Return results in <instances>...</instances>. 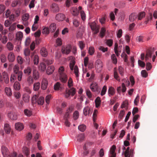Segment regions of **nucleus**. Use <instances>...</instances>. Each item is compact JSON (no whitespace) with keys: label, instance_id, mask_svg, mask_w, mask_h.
<instances>
[{"label":"nucleus","instance_id":"nucleus-1","mask_svg":"<svg viewBox=\"0 0 157 157\" xmlns=\"http://www.w3.org/2000/svg\"><path fill=\"white\" fill-rule=\"evenodd\" d=\"M59 79L63 83H66L67 80V75L64 71V69L63 66H61L58 70Z\"/></svg>","mask_w":157,"mask_h":157},{"label":"nucleus","instance_id":"nucleus-2","mask_svg":"<svg viewBox=\"0 0 157 157\" xmlns=\"http://www.w3.org/2000/svg\"><path fill=\"white\" fill-rule=\"evenodd\" d=\"M154 51V48H153L152 49L151 48H150L147 50L146 52V55L145 57V54L144 53H142L141 54V59L142 60H143L144 59L145 57V60L146 61H148L150 58L151 57L152 55L153 54Z\"/></svg>","mask_w":157,"mask_h":157},{"label":"nucleus","instance_id":"nucleus-3","mask_svg":"<svg viewBox=\"0 0 157 157\" xmlns=\"http://www.w3.org/2000/svg\"><path fill=\"white\" fill-rule=\"evenodd\" d=\"M75 63L74 61H71L70 63V67L71 70L72 71L74 70V72L75 74L77 80L78 79V77L79 76L78 74V68L77 66H75L74 68V66L75 65Z\"/></svg>","mask_w":157,"mask_h":157},{"label":"nucleus","instance_id":"nucleus-4","mask_svg":"<svg viewBox=\"0 0 157 157\" xmlns=\"http://www.w3.org/2000/svg\"><path fill=\"white\" fill-rule=\"evenodd\" d=\"M76 93L75 89V88L72 87L70 90L66 89L64 94L65 98H68L70 95L72 96H73Z\"/></svg>","mask_w":157,"mask_h":157},{"label":"nucleus","instance_id":"nucleus-5","mask_svg":"<svg viewBox=\"0 0 157 157\" xmlns=\"http://www.w3.org/2000/svg\"><path fill=\"white\" fill-rule=\"evenodd\" d=\"M91 29L94 31V34H96L99 32V26L95 22H93L90 24Z\"/></svg>","mask_w":157,"mask_h":157},{"label":"nucleus","instance_id":"nucleus-6","mask_svg":"<svg viewBox=\"0 0 157 157\" xmlns=\"http://www.w3.org/2000/svg\"><path fill=\"white\" fill-rule=\"evenodd\" d=\"M2 152L4 157H8L10 153L8 149L5 146L2 147Z\"/></svg>","mask_w":157,"mask_h":157},{"label":"nucleus","instance_id":"nucleus-7","mask_svg":"<svg viewBox=\"0 0 157 157\" xmlns=\"http://www.w3.org/2000/svg\"><path fill=\"white\" fill-rule=\"evenodd\" d=\"M103 66L102 62L100 59H98L96 62L95 67L99 71L101 70Z\"/></svg>","mask_w":157,"mask_h":157},{"label":"nucleus","instance_id":"nucleus-8","mask_svg":"<svg viewBox=\"0 0 157 157\" xmlns=\"http://www.w3.org/2000/svg\"><path fill=\"white\" fill-rule=\"evenodd\" d=\"M71 47L70 46L68 45L66 47H62L61 51L63 53L68 54L71 51Z\"/></svg>","mask_w":157,"mask_h":157},{"label":"nucleus","instance_id":"nucleus-9","mask_svg":"<svg viewBox=\"0 0 157 157\" xmlns=\"http://www.w3.org/2000/svg\"><path fill=\"white\" fill-rule=\"evenodd\" d=\"M48 82L46 78H44L43 79L41 84V88L43 90H45L47 87Z\"/></svg>","mask_w":157,"mask_h":157},{"label":"nucleus","instance_id":"nucleus-10","mask_svg":"<svg viewBox=\"0 0 157 157\" xmlns=\"http://www.w3.org/2000/svg\"><path fill=\"white\" fill-rule=\"evenodd\" d=\"M8 117L11 120H16L17 119V116L16 113L13 112H10L8 113Z\"/></svg>","mask_w":157,"mask_h":157},{"label":"nucleus","instance_id":"nucleus-11","mask_svg":"<svg viewBox=\"0 0 157 157\" xmlns=\"http://www.w3.org/2000/svg\"><path fill=\"white\" fill-rule=\"evenodd\" d=\"M51 10L54 12H57L59 11V8L58 5L55 3H53L51 6Z\"/></svg>","mask_w":157,"mask_h":157},{"label":"nucleus","instance_id":"nucleus-12","mask_svg":"<svg viewBox=\"0 0 157 157\" xmlns=\"http://www.w3.org/2000/svg\"><path fill=\"white\" fill-rule=\"evenodd\" d=\"M65 16L64 14L62 13H59L56 15V19L58 21H63L64 19Z\"/></svg>","mask_w":157,"mask_h":157},{"label":"nucleus","instance_id":"nucleus-13","mask_svg":"<svg viewBox=\"0 0 157 157\" xmlns=\"http://www.w3.org/2000/svg\"><path fill=\"white\" fill-rule=\"evenodd\" d=\"M8 59L10 62H12L15 60V56L13 53L12 52H10L8 56Z\"/></svg>","mask_w":157,"mask_h":157},{"label":"nucleus","instance_id":"nucleus-14","mask_svg":"<svg viewBox=\"0 0 157 157\" xmlns=\"http://www.w3.org/2000/svg\"><path fill=\"white\" fill-rule=\"evenodd\" d=\"M54 70L55 68L54 66H49L47 70L46 73L48 75H51L54 72Z\"/></svg>","mask_w":157,"mask_h":157},{"label":"nucleus","instance_id":"nucleus-15","mask_svg":"<svg viewBox=\"0 0 157 157\" xmlns=\"http://www.w3.org/2000/svg\"><path fill=\"white\" fill-rule=\"evenodd\" d=\"M137 17V15L135 13H131L129 16V20L131 22L134 21Z\"/></svg>","mask_w":157,"mask_h":157},{"label":"nucleus","instance_id":"nucleus-16","mask_svg":"<svg viewBox=\"0 0 157 157\" xmlns=\"http://www.w3.org/2000/svg\"><path fill=\"white\" fill-rule=\"evenodd\" d=\"M15 127L16 129L21 131L23 129L24 126L22 123L18 122L15 124Z\"/></svg>","mask_w":157,"mask_h":157},{"label":"nucleus","instance_id":"nucleus-17","mask_svg":"<svg viewBox=\"0 0 157 157\" xmlns=\"http://www.w3.org/2000/svg\"><path fill=\"white\" fill-rule=\"evenodd\" d=\"M5 92L6 95L8 97H10L12 95V91L10 87H6L5 89Z\"/></svg>","mask_w":157,"mask_h":157},{"label":"nucleus","instance_id":"nucleus-18","mask_svg":"<svg viewBox=\"0 0 157 157\" xmlns=\"http://www.w3.org/2000/svg\"><path fill=\"white\" fill-rule=\"evenodd\" d=\"M40 53L41 55L43 57H46L48 55V52L46 49L43 47L41 48L40 50Z\"/></svg>","mask_w":157,"mask_h":157},{"label":"nucleus","instance_id":"nucleus-19","mask_svg":"<svg viewBox=\"0 0 157 157\" xmlns=\"http://www.w3.org/2000/svg\"><path fill=\"white\" fill-rule=\"evenodd\" d=\"M2 76L4 80L6 83H7L9 82V78L7 74L4 72L2 73Z\"/></svg>","mask_w":157,"mask_h":157},{"label":"nucleus","instance_id":"nucleus-20","mask_svg":"<svg viewBox=\"0 0 157 157\" xmlns=\"http://www.w3.org/2000/svg\"><path fill=\"white\" fill-rule=\"evenodd\" d=\"M115 93V89L112 87H110L109 88L108 90V93L109 96L113 95Z\"/></svg>","mask_w":157,"mask_h":157},{"label":"nucleus","instance_id":"nucleus-21","mask_svg":"<svg viewBox=\"0 0 157 157\" xmlns=\"http://www.w3.org/2000/svg\"><path fill=\"white\" fill-rule=\"evenodd\" d=\"M91 111L90 108L88 106L85 107L83 110V113L86 116L90 114Z\"/></svg>","mask_w":157,"mask_h":157},{"label":"nucleus","instance_id":"nucleus-22","mask_svg":"<svg viewBox=\"0 0 157 157\" xmlns=\"http://www.w3.org/2000/svg\"><path fill=\"white\" fill-rule=\"evenodd\" d=\"M4 130L6 132L7 134H9L10 132L11 128L10 125L7 124H6L4 125Z\"/></svg>","mask_w":157,"mask_h":157},{"label":"nucleus","instance_id":"nucleus-23","mask_svg":"<svg viewBox=\"0 0 157 157\" xmlns=\"http://www.w3.org/2000/svg\"><path fill=\"white\" fill-rule=\"evenodd\" d=\"M128 105V100H125L123 102L121 105V108H125L126 109H127Z\"/></svg>","mask_w":157,"mask_h":157},{"label":"nucleus","instance_id":"nucleus-24","mask_svg":"<svg viewBox=\"0 0 157 157\" xmlns=\"http://www.w3.org/2000/svg\"><path fill=\"white\" fill-rule=\"evenodd\" d=\"M56 29V24L54 23L51 24L49 26V30L52 32L55 31Z\"/></svg>","mask_w":157,"mask_h":157},{"label":"nucleus","instance_id":"nucleus-25","mask_svg":"<svg viewBox=\"0 0 157 157\" xmlns=\"http://www.w3.org/2000/svg\"><path fill=\"white\" fill-rule=\"evenodd\" d=\"M95 106L96 108H98L100 105L101 102L100 98L98 97L95 100Z\"/></svg>","mask_w":157,"mask_h":157},{"label":"nucleus","instance_id":"nucleus-26","mask_svg":"<svg viewBox=\"0 0 157 157\" xmlns=\"http://www.w3.org/2000/svg\"><path fill=\"white\" fill-rule=\"evenodd\" d=\"M23 36V33L21 32H19L16 34V38L17 40H21Z\"/></svg>","mask_w":157,"mask_h":157},{"label":"nucleus","instance_id":"nucleus-27","mask_svg":"<svg viewBox=\"0 0 157 157\" xmlns=\"http://www.w3.org/2000/svg\"><path fill=\"white\" fill-rule=\"evenodd\" d=\"M54 89L56 90H59L61 89V84L59 82H57L54 85Z\"/></svg>","mask_w":157,"mask_h":157},{"label":"nucleus","instance_id":"nucleus-28","mask_svg":"<svg viewBox=\"0 0 157 157\" xmlns=\"http://www.w3.org/2000/svg\"><path fill=\"white\" fill-rule=\"evenodd\" d=\"M44 98L42 97H40L37 101V102L39 105H42L44 102Z\"/></svg>","mask_w":157,"mask_h":157},{"label":"nucleus","instance_id":"nucleus-29","mask_svg":"<svg viewBox=\"0 0 157 157\" xmlns=\"http://www.w3.org/2000/svg\"><path fill=\"white\" fill-rule=\"evenodd\" d=\"M71 10V13L73 15L76 16L78 15L79 12L77 8H73Z\"/></svg>","mask_w":157,"mask_h":157},{"label":"nucleus","instance_id":"nucleus-30","mask_svg":"<svg viewBox=\"0 0 157 157\" xmlns=\"http://www.w3.org/2000/svg\"><path fill=\"white\" fill-rule=\"evenodd\" d=\"M7 48L9 51H12L13 49V45L10 42H8L6 44Z\"/></svg>","mask_w":157,"mask_h":157},{"label":"nucleus","instance_id":"nucleus-31","mask_svg":"<svg viewBox=\"0 0 157 157\" xmlns=\"http://www.w3.org/2000/svg\"><path fill=\"white\" fill-rule=\"evenodd\" d=\"M145 13L144 12L140 13L137 16V18L139 20H141L143 18L145 17Z\"/></svg>","mask_w":157,"mask_h":157},{"label":"nucleus","instance_id":"nucleus-32","mask_svg":"<svg viewBox=\"0 0 157 157\" xmlns=\"http://www.w3.org/2000/svg\"><path fill=\"white\" fill-rule=\"evenodd\" d=\"M33 78L35 80H36L39 78L38 72L36 70H34L33 72Z\"/></svg>","mask_w":157,"mask_h":157},{"label":"nucleus","instance_id":"nucleus-33","mask_svg":"<svg viewBox=\"0 0 157 157\" xmlns=\"http://www.w3.org/2000/svg\"><path fill=\"white\" fill-rule=\"evenodd\" d=\"M34 79L32 76H29L27 78V81L29 84H32L33 83Z\"/></svg>","mask_w":157,"mask_h":157},{"label":"nucleus","instance_id":"nucleus-34","mask_svg":"<svg viewBox=\"0 0 157 157\" xmlns=\"http://www.w3.org/2000/svg\"><path fill=\"white\" fill-rule=\"evenodd\" d=\"M86 126L84 124L80 125L78 127V129L82 132H84L86 130Z\"/></svg>","mask_w":157,"mask_h":157},{"label":"nucleus","instance_id":"nucleus-35","mask_svg":"<svg viewBox=\"0 0 157 157\" xmlns=\"http://www.w3.org/2000/svg\"><path fill=\"white\" fill-rule=\"evenodd\" d=\"M13 87L15 90H19L20 89L19 83L17 82H15L13 85Z\"/></svg>","mask_w":157,"mask_h":157},{"label":"nucleus","instance_id":"nucleus-36","mask_svg":"<svg viewBox=\"0 0 157 157\" xmlns=\"http://www.w3.org/2000/svg\"><path fill=\"white\" fill-rule=\"evenodd\" d=\"M24 72L25 74L29 75L31 72V69L30 67H28L25 69L24 70Z\"/></svg>","mask_w":157,"mask_h":157},{"label":"nucleus","instance_id":"nucleus-37","mask_svg":"<svg viewBox=\"0 0 157 157\" xmlns=\"http://www.w3.org/2000/svg\"><path fill=\"white\" fill-rule=\"evenodd\" d=\"M19 68L18 66L17 65H15L13 68V71L14 75H17V74L19 72L21 71H19Z\"/></svg>","mask_w":157,"mask_h":157},{"label":"nucleus","instance_id":"nucleus-38","mask_svg":"<svg viewBox=\"0 0 157 157\" xmlns=\"http://www.w3.org/2000/svg\"><path fill=\"white\" fill-rule=\"evenodd\" d=\"M17 63L20 64H23L24 62V59L21 56H18L17 57Z\"/></svg>","mask_w":157,"mask_h":157},{"label":"nucleus","instance_id":"nucleus-39","mask_svg":"<svg viewBox=\"0 0 157 157\" xmlns=\"http://www.w3.org/2000/svg\"><path fill=\"white\" fill-rule=\"evenodd\" d=\"M23 151L25 155L28 157L29 155V150L27 147H24L23 148Z\"/></svg>","mask_w":157,"mask_h":157},{"label":"nucleus","instance_id":"nucleus-40","mask_svg":"<svg viewBox=\"0 0 157 157\" xmlns=\"http://www.w3.org/2000/svg\"><path fill=\"white\" fill-rule=\"evenodd\" d=\"M39 68L42 71H44L46 69V66L44 63H42L40 64L39 67Z\"/></svg>","mask_w":157,"mask_h":157},{"label":"nucleus","instance_id":"nucleus-41","mask_svg":"<svg viewBox=\"0 0 157 157\" xmlns=\"http://www.w3.org/2000/svg\"><path fill=\"white\" fill-rule=\"evenodd\" d=\"M111 59L114 64H116L117 63V59L114 54H113L111 56Z\"/></svg>","mask_w":157,"mask_h":157},{"label":"nucleus","instance_id":"nucleus-42","mask_svg":"<svg viewBox=\"0 0 157 157\" xmlns=\"http://www.w3.org/2000/svg\"><path fill=\"white\" fill-rule=\"evenodd\" d=\"M29 17V14L25 13L22 16V19L24 21H26L28 20Z\"/></svg>","mask_w":157,"mask_h":157},{"label":"nucleus","instance_id":"nucleus-43","mask_svg":"<svg viewBox=\"0 0 157 157\" xmlns=\"http://www.w3.org/2000/svg\"><path fill=\"white\" fill-rule=\"evenodd\" d=\"M116 149V147L113 145L112 146L110 150V154H116L115 152V150Z\"/></svg>","mask_w":157,"mask_h":157},{"label":"nucleus","instance_id":"nucleus-44","mask_svg":"<svg viewBox=\"0 0 157 157\" xmlns=\"http://www.w3.org/2000/svg\"><path fill=\"white\" fill-rule=\"evenodd\" d=\"M40 87V83L39 82L35 83L33 86V89L35 90H37Z\"/></svg>","mask_w":157,"mask_h":157},{"label":"nucleus","instance_id":"nucleus-45","mask_svg":"<svg viewBox=\"0 0 157 157\" xmlns=\"http://www.w3.org/2000/svg\"><path fill=\"white\" fill-rule=\"evenodd\" d=\"M33 61L34 64H37L39 62V58L37 55H35L33 57Z\"/></svg>","mask_w":157,"mask_h":157},{"label":"nucleus","instance_id":"nucleus-46","mask_svg":"<svg viewBox=\"0 0 157 157\" xmlns=\"http://www.w3.org/2000/svg\"><path fill=\"white\" fill-rule=\"evenodd\" d=\"M29 97L27 94H24L23 96V99L25 102H28L29 101Z\"/></svg>","mask_w":157,"mask_h":157},{"label":"nucleus","instance_id":"nucleus-47","mask_svg":"<svg viewBox=\"0 0 157 157\" xmlns=\"http://www.w3.org/2000/svg\"><path fill=\"white\" fill-rule=\"evenodd\" d=\"M94 52V48L93 47H90L89 48L88 52L90 55H92Z\"/></svg>","mask_w":157,"mask_h":157},{"label":"nucleus","instance_id":"nucleus-48","mask_svg":"<svg viewBox=\"0 0 157 157\" xmlns=\"http://www.w3.org/2000/svg\"><path fill=\"white\" fill-rule=\"evenodd\" d=\"M107 90V87L105 86H104L102 89L101 93V96H103L105 95L106 93Z\"/></svg>","mask_w":157,"mask_h":157},{"label":"nucleus","instance_id":"nucleus-49","mask_svg":"<svg viewBox=\"0 0 157 157\" xmlns=\"http://www.w3.org/2000/svg\"><path fill=\"white\" fill-rule=\"evenodd\" d=\"M118 48V44L117 43H116L115 44L114 50L115 53L116 55V56H118L119 55V54L117 53Z\"/></svg>","mask_w":157,"mask_h":157},{"label":"nucleus","instance_id":"nucleus-50","mask_svg":"<svg viewBox=\"0 0 157 157\" xmlns=\"http://www.w3.org/2000/svg\"><path fill=\"white\" fill-rule=\"evenodd\" d=\"M106 43L109 47H111L112 45L113 40L112 39L106 40Z\"/></svg>","mask_w":157,"mask_h":157},{"label":"nucleus","instance_id":"nucleus-51","mask_svg":"<svg viewBox=\"0 0 157 157\" xmlns=\"http://www.w3.org/2000/svg\"><path fill=\"white\" fill-rule=\"evenodd\" d=\"M23 73L22 71H20L17 74V79L19 81H21L22 76Z\"/></svg>","mask_w":157,"mask_h":157},{"label":"nucleus","instance_id":"nucleus-52","mask_svg":"<svg viewBox=\"0 0 157 157\" xmlns=\"http://www.w3.org/2000/svg\"><path fill=\"white\" fill-rule=\"evenodd\" d=\"M74 108L72 106H70L67 109L66 113L70 114L73 111Z\"/></svg>","mask_w":157,"mask_h":157},{"label":"nucleus","instance_id":"nucleus-53","mask_svg":"<svg viewBox=\"0 0 157 157\" xmlns=\"http://www.w3.org/2000/svg\"><path fill=\"white\" fill-rule=\"evenodd\" d=\"M24 113L28 117L30 116L32 114L31 111L27 109L24 110Z\"/></svg>","mask_w":157,"mask_h":157},{"label":"nucleus","instance_id":"nucleus-54","mask_svg":"<svg viewBox=\"0 0 157 157\" xmlns=\"http://www.w3.org/2000/svg\"><path fill=\"white\" fill-rule=\"evenodd\" d=\"M30 54V50L28 48L25 49L24 50V54L25 56H29Z\"/></svg>","mask_w":157,"mask_h":157},{"label":"nucleus","instance_id":"nucleus-55","mask_svg":"<svg viewBox=\"0 0 157 157\" xmlns=\"http://www.w3.org/2000/svg\"><path fill=\"white\" fill-rule=\"evenodd\" d=\"M14 97L17 99H18L21 97V94L20 92L17 91L14 92L13 93Z\"/></svg>","mask_w":157,"mask_h":157},{"label":"nucleus","instance_id":"nucleus-56","mask_svg":"<svg viewBox=\"0 0 157 157\" xmlns=\"http://www.w3.org/2000/svg\"><path fill=\"white\" fill-rule=\"evenodd\" d=\"M105 31H106V30L105 28H102L101 29V30L100 32V36L101 37H103L104 36V35H105Z\"/></svg>","mask_w":157,"mask_h":157},{"label":"nucleus","instance_id":"nucleus-57","mask_svg":"<svg viewBox=\"0 0 157 157\" xmlns=\"http://www.w3.org/2000/svg\"><path fill=\"white\" fill-rule=\"evenodd\" d=\"M79 116V113L77 111H75L73 113V117L74 119L76 120L78 119Z\"/></svg>","mask_w":157,"mask_h":157},{"label":"nucleus","instance_id":"nucleus-58","mask_svg":"<svg viewBox=\"0 0 157 157\" xmlns=\"http://www.w3.org/2000/svg\"><path fill=\"white\" fill-rule=\"evenodd\" d=\"M73 83L72 79L71 78H70L68 82V86L69 88H70L73 86Z\"/></svg>","mask_w":157,"mask_h":157},{"label":"nucleus","instance_id":"nucleus-59","mask_svg":"<svg viewBox=\"0 0 157 157\" xmlns=\"http://www.w3.org/2000/svg\"><path fill=\"white\" fill-rule=\"evenodd\" d=\"M1 61L2 63L5 62L6 60V58L5 56V55L4 54H2L1 56Z\"/></svg>","mask_w":157,"mask_h":157},{"label":"nucleus","instance_id":"nucleus-60","mask_svg":"<svg viewBox=\"0 0 157 157\" xmlns=\"http://www.w3.org/2000/svg\"><path fill=\"white\" fill-rule=\"evenodd\" d=\"M49 29L47 28H44L42 31L43 34H48L49 33Z\"/></svg>","mask_w":157,"mask_h":157},{"label":"nucleus","instance_id":"nucleus-61","mask_svg":"<svg viewBox=\"0 0 157 157\" xmlns=\"http://www.w3.org/2000/svg\"><path fill=\"white\" fill-rule=\"evenodd\" d=\"M6 9V6L3 5H0V14H1Z\"/></svg>","mask_w":157,"mask_h":157},{"label":"nucleus","instance_id":"nucleus-62","mask_svg":"<svg viewBox=\"0 0 157 157\" xmlns=\"http://www.w3.org/2000/svg\"><path fill=\"white\" fill-rule=\"evenodd\" d=\"M84 135L83 134L79 135L77 137V140L78 141H81L84 139Z\"/></svg>","mask_w":157,"mask_h":157},{"label":"nucleus","instance_id":"nucleus-63","mask_svg":"<svg viewBox=\"0 0 157 157\" xmlns=\"http://www.w3.org/2000/svg\"><path fill=\"white\" fill-rule=\"evenodd\" d=\"M118 70L121 76H123L124 72V69L122 67L120 66L118 67Z\"/></svg>","mask_w":157,"mask_h":157},{"label":"nucleus","instance_id":"nucleus-64","mask_svg":"<svg viewBox=\"0 0 157 157\" xmlns=\"http://www.w3.org/2000/svg\"><path fill=\"white\" fill-rule=\"evenodd\" d=\"M142 76L144 78L146 77L148 75V74L145 70H143L141 72Z\"/></svg>","mask_w":157,"mask_h":157}]
</instances>
